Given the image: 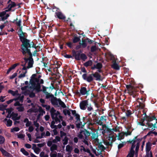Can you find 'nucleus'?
Here are the masks:
<instances>
[{"label":"nucleus","mask_w":157,"mask_h":157,"mask_svg":"<svg viewBox=\"0 0 157 157\" xmlns=\"http://www.w3.org/2000/svg\"><path fill=\"white\" fill-rule=\"evenodd\" d=\"M80 69L81 72L85 73L83 74L82 76V78L87 82H91L94 79L96 81H99L101 80V75L98 72H95L94 73L89 74L87 76V71L84 67H80Z\"/></svg>","instance_id":"obj_1"},{"label":"nucleus","mask_w":157,"mask_h":157,"mask_svg":"<svg viewBox=\"0 0 157 157\" xmlns=\"http://www.w3.org/2000/svg\"><path fill=\"white\" fill-rule=\"evenodd\" d=\"M20 33H18V35L20 40L22 43L21 45V49L27 48H30L31 46L30 43V40L26 38L27 36L26 35H27V33L23 32Z\"/></svg>","instance_id":"obj_2"},{"label":"nucleus","mask_w":157,"mask_h":157,"mask_svg":"<svg viewBox=\"0 0 157 157\" xmlns=\"http://www.w3.org/2000/svg\"><path fill=\"white\" fill-rule=\"evenodd\" d=\"M126 88L128 91V93L134 98H136L138 96L139 89L138 87H135L132 86L131 84L126 85Z\"/></svg>","instance_id":"obj_3"},{"label":"nucleus","mask_w":157,"mask_h":157,"mask_svg":"<svg viewBox=\"0 0 157 157\" xmlns=\"http://www.w3.org/2000/svg\"><path fill=\"white\" fill-rule=\"evenodd\" d=\"M30 48H27L21 49V52L25 57L23 58L25 63L26 64L33 56V55L30 50Z\"/></svg>","instance_id":"obj_4"},{"label":"nucleus","mask_w":157,"mask_h":157,"mask_svg":"<svg viewBox=\"0 0 157 157\" xmlns=\"http://www.w3.org/2000/svg\"><path fill=\"white\" fill-rule=\"evenodd\" d=\"M116 140V137L114 135L109 136L107 137L103 141L104 144L107 146H113V143Z\"/></svg>","instance_id":"obj_5"},{"label":"nucleus","mask_w":157,"mask_h":157,"mask_svg":"<svg viewBox=\"0 0 157 157\" xmlns=\"http://www.w3.org/2000/svg\"><path fill=\"white\" fill-rule=\"evenodd\" d=\"M91 133L88 131L84 129L83 130H80L78 133L77 136L80 139H84L85 137L86 139H87V137L90 135Z\"/></svg>","instance_id":"obj_6"},{"label":"nucleus","mask_w":157,"mask_h":157,"mask_svg":"<svg viewBox=\"0 0 157 157\" xmlns=\"http://www.w3.org/2000/svg\"><path fill=\"white\" fill-rule=\"evenodd\" d=\"M128 142L130 144H132V146L130 151L127 156V157H133L135 152L134 150L135 147V142L134 140H130L128 141Z\"/></svg>","instance_id":"obj_7"},{"label":"nucleus","mask_w":157,"mask_h":157,"mask_svg":"<svg viewBox=\"0 0 157 157\" xmlns=\"http://www.w3.org/2000/svg\"><path fill=\"white\" fill-rule=\"evenodd\" d=\"M91 139L92 140H93L96 142H98L99 141V139L98 138V137L99 136L98 131L94 129V131H92L91 133Z\"/></svg>","instance_id":"obj_8"},{"label":"nucleus","mask_w":157,"mask_h":157,"mask_svg":"<svg viewBox=\"0 0 157 157\" xmlns=\"http://www.w3.org/2000/svg\"><path fill=\"white\" fill-rule=\"evenodd\" d=\"M102 128L104 132L106 133L109 136L113 135L112 131L111 128H108L107 126L105 124H104L102 125Z\"/></svg>","instance_id":"obj_9"},{"label":"nucleus","mask_w":157,"mask_h":157,"mask_svg":"<svg viewBox=\"0 0 157 157\" xmlns=\"http://www.w3.org/2000/svg\"><path fill=\"white\" fill-rule=\"evenodd\" d=\"M90 89L88 88V90H87L86 87H82L81 88L80 90V94L82 95H86V96H88L90 94Z\"/></svg>","instance_id":"obj_10"},{"label":"nucleus","mask_w":157,"mask_h":157,"mask_svg":"<svg viewBox=\"0 0 157 157\" xmlns=\"http://www.w3.org/2000/svg\"><path fill=\"white\" fill-rule=\"evenodd\" d=\"M97 121H98L97 119H95L94 118L92 119L90 116L89 117L87 118V121L86 122H87V124H88V126H93L96 124V123L97 122Z\"/></svg>","instance_id":"obj_11"},{"label":"nucleus","mask_w":157,"mask_h":157,"mask_svg":"<svg viewBox=\"0 0 157 157\" xmlns=\"http://www.w3.org/2000/svg\"><path fill=\"white\" fill-rule=\"evenodd\" d=\"M82 52L81 50L80 51H75L73 50L72 51L73 56L75 57V59L77 60H79L80 59V53Z\"/></svg>","instance_id":"obj_12"},{"label":"nucleus","mask_w":157,"mask_h":157,"mask_svg":"<svg viewBox=\"0 0 157 157\" xmlns=\"http://www.w3.org/2000/svg\"><path fill=\"white\" fill-rule=\"evenodd\" d=\"M88 103V101L87 100L81 101L79 104L80 109L83 110H86V106H87Z\"/></svg>","instance_id":"obj_13"},{"label":"nucleus","mask_w":157,"mask_h":157,"mask_svg":"<svg viewBox=\"0 0 157 157\" xmlns=\"http://www.w3.org/2000/svg\"><path fill=\"white\" fill-rule=\"evenodd\" d=\"M56 16L59 19L64 20L66 17L61 12L58 11L55 13Z\"/></svg>","instance_id":"obj_14"},{"label":"nucleus","mask_w":157,"mask_h":157,"mask_svg":"<svg viewBox=\"0 0 157 157\" xmlns=\"http://www.w3.org/2000/svg\"><path fill=\"white\" fill-rule=\"evenodd\" d=\"M144 114H145V118L147 119V121L148 122H150L152 121L153 120L156 119V117L155 116H153L152 117L147 116L146 114V113L145 112L144 110H143Z\"/></svg>","instance_id":"obj_15"},{"label":"nucleus","mask_w":157,"mask_h":157,"mask_svg":"<svg viewBox=\"0 0 157 157\" xmlns=\"http://www.w3.org/2000/svg\"><path fill=\"white\" fill-rule=\"evenodd\" d=\"M76 127L78 128H83L84 125L87 124V122H84L83 124L80 121H78L77 122L75 123Z\"/></svg>","instance_id":"obj_16"},{"label":"nucleus","mask_w":157,"mask_h":157,"mask_svg":"<svg viewBox=\"0 0 157 157\" xmlns=\"http://www.w3.org/2000/svg\"><path fill=\"white\" fill-rule=\"evenodd\" d=\"M39 112V113L37 117V119H38L41 116L43 115L45 113V112L43 110L41 106H39L38 108Z\"/></svg>","instance_id":"obj_17"},{"label":"nucleus","mask_w":157,"mask_h":157,"mask_svg":"<svg viewBox=\"0 0 157 157\" xmlns=\"http://www.w3.org/2000/svg\"><path fill=\"white\" fill-rule=\"evenodd\" d=\"M58 98H57L56 97H54L52 98L51 99V102L52 104L53 105H56L58 106Z\"/></svg>","instance_id":"obj_18"},{"label":"nucleus","mask_w":157,"mask_h":157,"mask_svg":"<svg viewBox=\"0 0 157 157\" xmlns=\"http://www.w3.org/2000/svg\"><path fill=\"white\" fill-rule=\"evenodd\" d=\"M32 88L36 90V91L37 92H39L40 91V86L39 83H38L36 85V83L34 85H32Z\"/></svg>","instance_id":"obj_19"},{"label":"nucleus","mask_w":157,"mask_h":157,"mask_svg":"<svg viewBox=\"0 0 157 157\" xmlns=\"http://www.w3.org/2000/svg\"><path fill=\"white\" fill-rule=\"evenodd\" d=\"M34 63V61L33 56L31 57L29 61L28 62V65L27 67L28 69L31 68L33 67V65Z\"/></svg>","instance_id":"obj_20"},{"label":"nucleus","mask_w":157,"mask_h":157,"mask_svg":"<svg viewBox=\"0 0 157 157\" xmlns=\"http://www.w3.org/2000/svg\"><path fill=\"white\" fill-rule=\"evenodd\" d=\"M86 42H87V41L86 39H82V42H80L79 44L82 45V48H86L87 46Z\"/></svg>","instance_id":"obj_21"},{"label":"nucleus","mask_w":157,"mask_h":157,"mask_svg":"<svg viewBox=\"0 0 157 157\" xmlns=\"http://www.w3.org/2000/svg\"><path fill=\"white\" fill-rule=\"evenodd\" d=\"M120 66L117 63L116 61H115L112 65V67L116 70H119Z\"/></svg>","instance_id":"obj_22"},{"label":"nucleus","mask_w":157,"mask_h":157,"mask_svg":"<svg viewBox=\"0 0 157 157\" xmlns=\"http://www.w3.org/2000/svg\"><path fill=\"white\" fill-rule=\"evenodd\" d=\"M36 74H33L32 75L30 80V83L31 85H33L35 84L34 81L35 79L36 78Z\"/></svg>","instance_id":"obj_23"},{"label":"nucleus","mask_w":157,"mask_h":157,"mask_svg":"<svg viewBox=\"0 0 157 157\" xmlns=\"http://www.w3.org/2000/svg\"><path fill=\"white\" fill-rule=\"evenodd\" d=\"M138 136H135L132 140H134L135 142V143L136 141L137 142V143H139V145H140V142L142 140L143 138H138Z\"/></svg>","instance_id":"obj_24"},{"label":"nucleus","mask_w":157,"mask_h":157,"mask_svg":"<svg viewBox=\"0 0 157 157\" xmlns=\"http://www.w3.org/2000/svg\"><path fill=\"white\" fill-rule=\"evenodd\" d=\"M152 144L151 143L148 142L146 144V151H150L151 148Z\"/></svg>","instance_id":"obj_25"},{"label":"nucleus","mask_w":157,"mask_h":157,"mask_svg":"<svg viewBox=\"0 0 157 157\" xmlns=\"http://www.w3.org/2000/svg\"><path fill=\"white\" fill-rule=\"evenodd\" d=\"M93 64V62L91 60H89L88 61L85 62L83 64V65L86 67H87L89 66H91Z\"/></svg>","instance_id":"obj_26"},{"label":"nucleus","mask_w":157,"mask_h":157,"mask_svg":"<svg viewBox=\"0 0 157 157\" xmlns=\"http://www.w3.org/2000/svg\"><path fill=\"white\" fill-rule=\"evenodd\" d=\"M81 36H79L78 37L74 36L73 39V42L74 43H76L78 42L81 41Z\"/></svg>","instance_id":"obj_27"},{"label":"nucleus","mask_w":157,"mask_h":157,"mask_svg":"<svg viewBox=\"0 0 157 157\" xmlns=\"http://www.w3.org/2000/svg\"><path fill=\"white\" fill-rule=\"evenodd\" d=\"M17 6L16 4L14 2H12L11 3H10L8 4L7 6V8H9L11 10L12 8L15 7Z\"/></svg>","instance_id":"obj_28"},{"label":"nucleus","mask_w":157,"mask_h":157,"mask_svg":"<svg viewBox=\"0 0 157 157\" xmlns=\"http://www.w3.org/2000/svg\"><path fill=\"white\" fill-rule=\"evenodd\" d=\"M157 123V122L155 121V122L154 124H153L152 123L147 122L146 123V124L147 125L148 127L149 128H151L152 127H153V128H156L157 127L156 126V124Z\"/></svg>","instance_id":"obj_29"},{"label":"nucleus","mask_w":157,"mask_h":157,"mask_svg":"<svg viewBox=\"0 0 157 157\" xmlns=\"http://www.w3.org/2000/svg\"><path fill=\"white\" fill-rule=\"evenodd\" d=\"M58 103L63 108H66V106L63 102L61 101V100L58 98Z\"/></svg>","instance_id":"obj_30"},{"label":"nucleus","mask_w":157,"mask_h":157,"mask_svg":"<svg viewBox=\"0 0 157 157\" xmlns=\"http://www.w3.org/2000/svg\"><path fill=\"white\" fill-rule=\"evenodd\" d=\"M17 18L16 19L14 20L12 22L13 23H14L16 21V22H15V24L17 25V26H21V20L20 19L18 21H17Z\"/></svg>","instance_id":"obj_31"},{"label":"nucleus","mask_w":157,"mask_h":157,"mask_svg":"<svg viewBox=\"0 0 157 157\" xmlns=\"http://www.w3.org/2000/svg\"><path fill=\"white\" fill-rule=\"evenodd\" d=\"M57 149V145L55 144H53L52 146H51L50 150L51 151H54L56 150Z\"/></svg>","instance_id":"obj_32"},{"label":"nucleus","mask_w":157,"mask_h":157,"mask_svg":"<svg viewBox=\"0 0 157 157\" xmlns=\"http://www.w3.org/2000/svg\"><path fill=\"white\" fill-rule=\"evenodd\" d=\"M139 100V98H138L137 99V101L139 103L140 105V109H143L145 106V104L144 103L140 102V101L138 100Z\"/></svg>","instance_id":"obj_33"},{"label":"nucleus","mask_w":157,"mask_h":157,"mask_svg":"<svg viewBox=\"0 0 157 157\" xmlns=\"http://www.w3.org/2000/svg\"><path fill=\"white\" fill-rule=\"evenodd\" d=\"M86 108H87V110L89 111H94V109L91 104H89L88 103L87 106H86Z\"/></svg>","instance_id":"obj_34"},{"label":"nucleus","mask_w":157,"mask_h":157,"mask_svg":"<svg viewBox=\"0 0 157 157\" xmlns=\"http://www.w3.org/2000/svg\"><path fill=\"white\" fill-rule=\"evenodd\" d=\"M45 94L46 95L45 98L46 99H48L50 98H53L54 97L53 95L52 94H51L50 93L48 92L46 93Z\"/></svg>","instance_id":"obj_35"},{"label":"nucleus","mask_w":157,"mask_h":157,"mask_svg":"<svg viewBox=\"0 0 157 157\" xmlns=\"http://www.w3.org/2000/svg\"><path fill=\"white\" fill-rule=\"evenodd\" d=\"M21 151L25 155L28 156L29 155V153L26 151L24 148H22L21 149Z\"/></svg>","instance_id":"obj_36"},{"label":"nucleus","mask_w":157,"mask_h":157,"mask_svg":"<svg viewBox=\"0 0 157 157\" xmlns=\"http://www.w3.org/2000/svg\"><path fill=\"white\" fill-rule=\"evenodd\" d=\"M87 56L85 54L82 53L81 54L80 58L83 61H85L87 59Z\"/></svg>","instance_id":"obj_37"},{"label":"nucleus","mask_w":157,"mask_h":157,"mask_svg":"<svg viewBox=\"0 0 157 157\" xmlns=\"http://www.w3.org/2000/svg\"><path fill=\"white\" fill-rule=\"evenodd\" d=\"M140 147V145H139V143H136V146L135 148V154L136 156L137 157L138 154V152Z\"/></svg>","instance_id":"obj_38"},{"label":"nucleus","mask_w":157,"mask_h":157,"mask_svg":"<svg viewBox=\"0 0 157 157\" xmlns=\"http://www.w3.org/2000/svg\"><path fill=\"white\" fill-rule=\"evenodd\" d=\"M72 150V148L69 145H68L66 146V151H67L71 153Z\"/></svg>","instance_id":"obj_39"},{"label":"nucleus","mask_w":157,"mask_h":157,"mask_svg":"<svg viewBox=\"0 0 157 157\" xmlns=\"http://www.w3.org/2000/svg\"><path fill=\"white\" fill-rule=\"evenodd\" d=\"M18 115L17 113H14V112H12L11 114V116L12 117V119L13 121H15V118Z\"/></svg>","instance_id":"obj_40"},{"label":"nucleus","mask_w":157,"mask_h":157,"mask_svg":"<svg viewBox=\"0 0 157 157\" xmlns=\"http://www.w3.org/2000/svg\"><path fill=\"white\" fill-rule=\"evenodd\" d=\"M118 137L117 140H121L123 139L124 138V134L121 133H119L118 135Z\"/></svg>","instance_id":"obj_41"},{"label":"nucleus","mask_w":157,"mask_h":157,"mask_svg":"<svg viewBox=\"0 0 157 157\" xmlns=\"http://www.w3.org/2000/svg\"><path fill=\"white\" fill-rule=\"evenodd\" d=\"M16 109L19 112H23L25 109L24 107L22 106V105L20 106V107H17Z\"/></svg>","instance_id":"obj_42"},{"label":"nucleus","mask_w":157,"mask_h":157,"mask_svg":"<svg viewBox=\"0 0 157 157\" xmlns=\"http://www.w3.org/2000/svg\"><path fill=\"white\" fill-rule=\"evenodd\" d=\"M5 141L4 137L1 136L0 135V144H2L4 143Z\"/></svg>","instance_id":"obj_43"},{"label":"nucleus","mask_w":157,"mask_h":157,"mask_svg":"<svg viewBox=\"0 0 157 157\" xmlns=\"http://www.w3.org/2000/svg\"><path fill=\"white\" fill-rule=\"evenodd\" d=\"M112 133L113 134L114 133V132H119V128L117 126L115 128H111Z\"/></svg>","instance_id":"obj_44"},{"label":"nucleus","mask_w":157,"mask_h":157,"mask_svg":"<svg viewBox=\"0 0 157 157\" xmlns=\"http://www.w3.org/2000/svg\"><path fill=\"white\" fill-rule=\"evenodd\" d=\"M12 121L9 119L7 121L6 125L7 127H10L12 125Z\"/></svg>","instance_id":"obj_45"},{"label":"nucleus","mask_w":157,"mask_h":157,"mask_svg":"<svg viewBox=\"0 0 157 157\" xmlns=\"http://www.w3.org/2000/svg\"><path fill=\"white\" fill-rule=\"evenodd\" d=\"M102 64L101 63H98L96 64V69H101L102 67Z\"/></svg>","instance_id":"obj_46"},{"label":"nucleus","mask_w":157,"mask_h":157,"mask_svg":"<svg viewBox=\"0 0 157 157\" xmlns=\"http://www.w3.org/2000/svg\"><path fill=\"white\" fill-rule=\"evenodd\" d=\"M68 140V138L67 136H65L64 138L63 141H64L63 142V144L64 145H66L67 144Z\"/></svg>","instance_id":"obj_47"},{"label":"nucleus","mask_w":157,"mask_h":157,"mask_svg":"<svg viewBox=\"0 0 157 157\" xmlns=\"http://www.w3.org/2000/svg\"><path fill=\"white\" fill-rule=\"evenodd\" d=\"M97 50V47L96 45L92 46L90 49V51L91 52H95Z\"/></svg>","instance_id":"obj_48"},{"label":"nucleus","mask_w":157,"mask_h":157,"mask_svg":"<svg viewBox=\"0 0 157 157\" xmlns=\"http://www.w3.org/2000/svg\"><path fill=\"white\" fill-rule=\"evenodd\" d=\"M5 109L6 110L7 112H8V113L9 114H11L12 113V111L13 110V109L12 108L6 109Z\"/></svg>","instance_id":"obj_49"},{"label":"nucleus","mask_w":157,"mask_h":157,"mask_svg":"<svg viewBox=\"0 0 157 157\" xmlns=\"http://www.w3.org/2000/svg\"><path fill=\"white\" fill-rule=\"evenodd\" d=\"M113 113L114 114V113L112 111H111L109 112V117H112V116H113V117L115 118V120H116L117 119V117L116 116L114 115L113 114Z\"/></svg>","instance_id":"obj_50"},{"label":"nucleus","mask_w":157,"mask_h":157,"mask_svg":"<svg viewBox=\"0 0 157 157\" xmlns=\"http://www.w3.org/2000/svg\"><path fill=\"white\" fill-rule=\"evenodd\" d=\"M100 120L103 122H106L107 120L106 116H101L100 118Z\"/></svg>","instance_id":"obj_51"},{"label":"nucleus","mask_w":157,"mask_h":157,"mask_svg":"<svg viewBox=\"0 0 157 157\" xmlns=\"http://www.w3.org/2000/svg\"><path fill=\"white\" fill-rule=\"evenodd\" d=\"M20 130V128L18 127H16L13 128L11 130V132H17Z\"/></svg>","instance_id":"obj_52"},{"label":"nucleus","mask_w":157,"mask_h":157,"mask_svg":"<svg viewBox=\"0 0 157 157\" xmlns=\"http://www.w3.org/2000/svg\"><path fill=\"white\" fill-rule=\"evenodd\" d=\"M74 117H75V119L76 120V121H75V123L77 122L78 121H80V116L78 114H77L75 116H74Z\"/></svg>","instance_id":"obj_53"},{"label":"nucleus","mask_w":157,"mask_h":157,"mask_svg":"<svg viewBox=\"0 0 157 157\" xmlns=\"http://www.w3.org/2000/svg\"><path fill=\"white\" fill-rule=\"evenodd\" d=\"M27 72V71H25L23 74H21L18 76V78H24L25 76V74Z\"/></svg>","instance_id":"obj_54"},{"label":"nucleus","mask_w":157,"mask_h":157,"mask_svg":"<svg viewBox=\"0 0 157 157\" xmlns=\"http://www.w3.org/2000/svg\"><path fill=\"white\" fill-rule=\"evenodd\" d=\"M10 15L8 14H7L5 16H3L2 18V21H4L5 20L7 19V18L9 17Z\"/></svg>","instance_id":"obj_55"},{"label":"nucleus","mask_w":157,"mask_h":157,"mask_svg":"<svg viewBox=\"0 0 157 157\" xmlns=\"http://www.w3.org/2000/svg\"><path fill=\"white\" fill-rule=\"evenodd\" d=\"M1 152L3 155L5 156L6 155L7 153H8V152L6 151V150H5L3 149H1Z\"/></svg>","instance_id":"obj_56"},{"label":"nucleus","mask_w":157,"mask_h":157,"mask_svg":"<svg viewBox=\"0 0 157 157\" xmlns=\"http://www.w3.org/2000/svg\"><path fill=\"white\" fill-rule=\"evenodd\" d=\"M56 110L53 107H52L50 111L51 115H53V113L56 112Z\"/></svg>","instance_id":"obj_57"},{"label":"nucleus","mask_w":157,"mask_h":157,"mask_svg":"<svg viewBox=\"0 0 157 157\" xmlns=\"http://www.w3.org/2000/svg\"><path fill=\"white\" fill-rule=\"evenodd\" d=\"M45 134V133L44 132H43L41 133V136H37V137H36V138L37 139H39L42 138L43 137V136H44Z\"/></svg>","instance_id":"obj_58"},{"label":"nucleus","mask_w":157,"mask_h":157,"mask_svg":"<svg viewBox=\"0 0 157 157\" xmlns=\"http://www.w3.org/2000/svg\"><path fill=\"white\" fill-rule=\"evenodd\" d=\"M60 137H62L63 136H66V133L62 131H60Z\"/></svg>","instance_id":"obj_59"},{"label":"nucleus","mask_w":157,"mask_h":157,"mask_svg":"<svg viewBox=\"0 0 157 157\" xmlns=\"http://www.w3.org/2000/svg\"><path fill=\"white\" fill-rule=\"evenodd\" d=\"M17 75V74L16 73H14L12 75L10 76V79H13L15 78Z\"/></svg>","instance_id":"obj_60"},{"label":"nucleus","mask_w":157,"mask_h":157,"mask_svg":"<svg viewBox=\"0 0 157 157\" xmlns=\"http://www.w3.org/2000/svg\"><path fill=\"white\" fill-rule=\"evenodd\" d=\"M19 63H16L13 64L10 68L12 70L14 69L17 66L19 65Z\"/></svg>","instance_id":"obj_61"},{"label":"nucleus","mask_w":157,"mask_h":157,"mask_svg":"<svg viewBox=\"0 0 157 157\" xmlns=\"http://www.w3.org/2000/svg\"><path fill=\"white\" fill-rule=\"evenodd\" d=\"M40 150V148H39L38 147H37L35 149H34V151L37 154H38L39 153Z\"/></svg>","instance_id":"obj_62"},{"label":"nucleus","mask_w":157,"mask_h":157,"mask_svg":"<svg viewBox=\"0 0 157 157\" xmlns=\"http://www.w3.org/2000/svg\"><path fill=\"white\" fill-rule=\"evenodd\" d=\"M35 96V94L34 93L32 92L29 94V97L33 98Z\"/></svg>","instance_id":"obj_63"},{"label":"nucleus","mask_w":157,"mask_h":157,"mask_svg":"<svg viewBox=\"0 0 157 157\" xmlns=\"http://www.w3.org/2000/svg\"><path fill=\"white\" fill-rule=\"evenodd\" d=\"M54 153L52 154L51 153L50 154L51 157H56L57 156V152L56 151L54 152Z\"/></svg>","instance_id":"obj_64"}]
</instances>
